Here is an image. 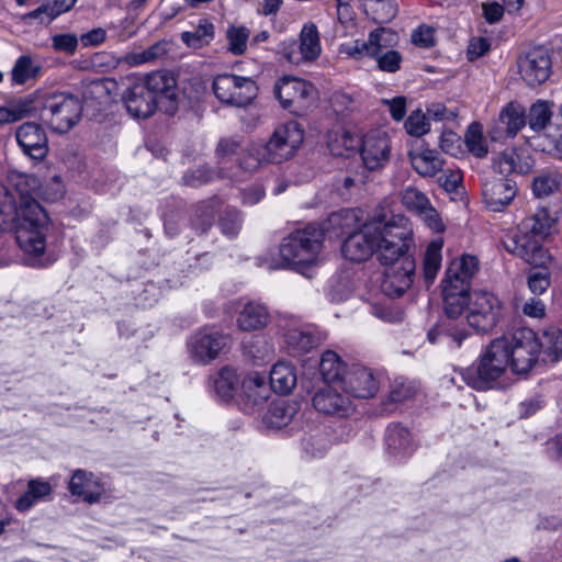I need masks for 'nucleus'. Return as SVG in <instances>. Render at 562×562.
Instances as JSON below:
<instances>
[{"label":"nucleus","mask_w":562,"mask_h":562,"mask_svg":"<svg viewBox=\"0 0 562 562\" xmlns=\"http://www.w3.org/2000/svg\"><path fill=\"white\" fill-rule=\"evenodd\" d=\"M464 143L470 153L475 157L482 158L487 155V145L483 136L482 126L479 123H472L465 135Z\"/></svg>","instance_id":"3c124183"},{"label":"nucleus","mask_w":562,"mask_h":562,"mask_svg":"<svg viewBox=\"0 0 562 562\" xmlns=\"http://www.w3.org/2000/svg\"><path fill=\"white\" fill-rule=\"evenodd\" d=\"M493 168L502 176L513 172L524 175L531 169V165L527 160L522 161L515 150H506L494 159Z\"/></svg>","instance_id":"58836bf2"},{"label":"nucleus","mask_w":562,"mask_h":562,"mask_svg":"<svg viewBox=\"0 0 562 562\" xmlns=\"http://www.w3.org/2000/svg\"><path fill=\"white\" fill-rule=\"evenodd\" d=\"M441 291L447 319L436 328L429 330L427 337L432 344L446 340L449 347L460 348L463 340L467 339L471 333L467 328L464 321H457V318L462 315L464 310L468 311L470 301L472 300V292H470V290L458 289V286H441Z\"/></svg>","instance_id":"39448f33"},{"label":"nucleus","mask_w":562,"mask_h":562,"mask_svg":"<svg viewBox=\"0 0 562 562\" xmlns=\"http://www.w3.org/2000/svg\"><path fill=\"white\" fill-rule=\"evenodd\" d=\"M376 61L382 71L395 72L401 67L402 55L396 50H387L380 56L376 55Z\"/></svg>","instance_id":"052dcab7"},{"label":"nucleus","mask_w":562,"mask_h":562,"mask_svg":"<svg viewBox=\"0 0 562 562\" xmlns=\"http://www.w3.org/2000/svg\"><path fill=\"white\" fill-rule=\"evenodd\" d=\"M284 341L289 349L295 353L308 352L322 340L319 333L311 324H304L296 319H288L283 326Z\"/></svg>","instance_id":"4be33fe9"},{"label":"nucleus","mask_w":562,"mask_h":562,"mask_svg":"<svg viewBox=\"0 0 562 562\" xmlns=\"http://www.w3.org/2000/svg\"><path fill=\"white\" fill-rule=\"evenodd\" d=\"M341 386L325 385L313 396L314 408L328 416L344 418L353 412L352 402L341 392Z\"/></svg>","instance_id":"6ab92c4d"},{"label":"nucleus","mask_w":562,"mask_h":562,"mask_svg":"<svg viewBox=\"0 0 562 562\" xmlns=\"http://www.w3.org/2000/svg\"><path fill=\"white\" fill-rule=\"evenodd\" d=\"M233 176L224 172L222 169L218 171L213 170L210 167L201 166L194 169L188 170L182 180L186 186L193 188L206 184L217 178H232Z\"/></svg>","instance_id":"a18cd8bd"},{"label":"nucleus","mask_w":562,"mask_h":562,"mask_svg":"<svg viewBox=\"0 0 562 562\" xmlns=\"http://www.w3.org/2000/svg\"><path fill=\"white\" fill-rule=\"evenodd\" d=\"M358 213L356 220L345 226L348 237L342 245L344 257L352 262H362L375 254L378 213Z\"/></svg>","instance_id":"0eeeda50"},{"label":"nucleus","mask_w":562,"mask_h":562,"mask_svg":"<svg viewBox=\"0 0 562 562\" xmlns=\"http://www.w3.org/2000/svg\"><path fill=\"white\" fill-rule=\"evenodd\" d=\"M228 341L229 337L227 335L204 328L191 336L188 348L191 358L195 362L206 364L218 357Z\"/></svg>","instance_id":"2eb2a0df"},{"label":"nucleus","mask_w":562,"mask_h":562,"mask_svg":"<svg viewBox=\"0 0 562 562\" xmlns=\"http://www.w3.org/2000/svg\"><path fill=\"white\" fill-rule=\"evenodd\" d=\"M385 445L387 452L397 460L411 456L414 451L409 430L400 424H392L387 427Z\"/></svg>","instance_id":"c85d7f7f"},{"label":"nucleus","mask_w":562,"mask_h":562,"mask_svg":"<svg viewBox=\"0 0 562 562\" xmlns=\"http://www.w3.org/2000/svg\"><path fill=\"white\" fill-rule=\"evenodd\" d=\"M212 89L224 104L232 106H246L250 104L258 93V87L250 77L235 74H221L214 77Z\"/></svg>","instance_id":"9d476101"},{"label":"nucleus","mask_w":562,"mask_h":562,"mask_svg":"<svg viewBox=\"0 0 562 562\" xmlns=\"http://www.w3.org/2000/svg\"><path fill=\"white\" fill-rule=\"evenodd\" d=\"M406 132L416 137H420L429 132L430 126L426 115L420 111H414L405 122Z\"/></svg>","instance_id":"5fc2aeb1"},{"label":"nucleus","mask_w":562,"mask_h":562,"mask_svg":"<svg viewBox=\"0 0 562 562\" xmlns=\"http://www.w3.org/2000/svg\"><path fill=\"white\" fill-rule=\"evenodd\" d=\"M319 372L326 385L341 386L342 379L346 374L345 363L335 351L327 350L322 355Z\"/></svg>","instance_id":"e433bc0d"},{"label":"nucleus","mask_w":562,"mask_h":562,"mask_svg":"<svg viewBox=\"0 0 562 562\" xmlns=\"http://www.w3.org/2000/svg\"><path fill=\"white\" fill-rule=\"evenodd\" d=\"M555 213H529L518 225V232L505 243V248L528 263L544 265L553 257L541 240L557 231Z\"/></svg>","instance_id":"20e7f679"},{"label":"nucleus","mask_w":562,"mask_h":562,"mask_svg":"<svg viewBox=\"0 0 562 562\" xmlns=\"http://www.w3.org/2000/svg\"><path fill=\"white\" fill-rule=\"evenodd\" d=\"M263 161L268 162L263 147L252 145L239 160V167L246 171H252L259 168Z\"/></svg>","instance_id":"6e6d98bb"},{"label":"nucleus","mask_w":562,"mask_h":562,"mask_svg":"<svg viewBox=\"0 0 562 562\" xmlns=\"http://www.w3.org/2000/svg\"><path fill=\"white\" fill-rule=\"evenodd\" d=\"M328 448V441L324 434L317 432L303 440L304 451L312 457H321Z\"/></svg>","instance_id":"4d7b16f0"},{"label":"nucleus","mask_w":562,"mask_h":562,"mask_svg":"<svg viewBox=\"0 0 562 562\" xmlns=\"http://www.w3.org/2000/svg\"><path fill=\"white\" fill-rule=\"evenodd\" d=\"M15 138L22 153L35 162H42L48 155L49 145L45 130L34 122L21 124Z\"/></svg>","instance_id":"f3484780"},{"label":"nucleus","mask_w":562,"mask_h":562,"mask_svg":"<svg viewBox=\"0 0 562 562\" xmlns=\"http://www.w3.org/2000/svg\"><path fill=\"white\" fill-rule=\"evenodd\" d=\"M241 147L240 140L235 137L222 138L216 147V156L220 164L225 162L226 158L237 155Z\"/></svg>","instance_id":"13d9d810"},{"label":"nucleus","mask_w":562,"mask_h":562,"mask_svg":"<svg viewBox=\"0 0 562 562\" xmlns=\"http://www.w3.org/2000/svg\"><path fill=\"white\" fill-rule=\"evenodd\" d=\"M122 100L127 112L135 119H147L159 108L157 100L137 77L128 79Z\"/></svg>","instance_id":"a211bd4d"},{"label":"nucleus","mask_w":562,"mask_h":562,"mask_svg":"<svg viewBox=\"0 0 562 562\" xmlns=\"http://www.w3.org/2000/svg\"><path fill=\"white\" fill-rule=\"evenodd\" d=\"M539 353L543 361L557 362L562 359V330L557 327L546 328L541 335H537Z\"/></svg>","instance_id":"c9c22d12"},{"label":"nucleus","mask_w":562,"mask_h":562,"mask_svg":"<svg viewBox=\"0 0 562 562\" xmlns=\"http://www.w3.org/2000/svg\"><path fill=\"white\" fill-rule=\"evenodd\" d=\"M299 413L296 402L277 400L272 402L263 416V424L268 428L281 429L288 426Z\"/></svg>","instance_id":"c756f323"},{"label":"nucleus","mask_w":562,"mask_h":562,"mask_svg":"<svg viewBox=\"0 0 562 562\" xmlns=\"http://www.w3.org/2000/svg\"><path fill=\"white\" fill-rule=\"evenodd\" d=\"M517 66L521 79L528 86L537 87L546 82L551 75V55L542 46L533 47L519 56Z\"/></svg>","instance_id":"4468645a"},{"label":"nucleus","mask_w":562,"mask_h":562,"mask_svg":"<svg viewBox=\"0 0 562 562\" xmlns=\"http://www.w3.org/2000/svg\"><path fill=\"white\" fill-rule=\"evenodd\" d=\"M53 47L57 52L74 54L78 47V37L75 34H56L52 37Z\"/></svg>","instance_id":"bf43d9fd"},{"label":"nucleus","mask_w":562,"mask_h":562,"mask_svg":"<svg viewBox=\"0 0 562 562\" xmlns=\"http://www.w3.org/2000/svg\"><path fill=\"white\" fill-rule=\"evenodd\" d=\"M241 222L239 213H223L220 217V227L224 235L235 237L241 227Z\"/></svg>","instance_id":"680f3d73"},{"label":"nucleus","mask_w":562,"mask_h":562,"mask_svg":"<svg viewBox=\"0 0 562 562\" xmlns=\"http://www.w3.org/2000/svg\"><path fill=\"white\" fill-rule=\"evenodd\" d=\"M503 338L506 339L512 371L516 374L528 373L540 357L537 334L530 328L521 327Z\"/></svg>","instance_id":"1a4fd4ad"},{"label":"nucleus","mask_w":562,"mask_h":562,"mask_svg":"<svg viewBox=\"0 0 562 562\" xmlns=\"http://www.w3.org/2000/svg\"><path fill=\"white\" fill-rule=\"evenodd\" d=\"M413 168L424 177H431L442 168V160L432 149H425L422 153L411 155Z\"/></svg>","instance_id":"79ce46f5"},{"label":"nucleus","mask_w":562,"mask_h":562,"mask_svg":"<svg viewBox=\"0 0 562 562\" xmlns=\"http://www.w3.org/2000/svg\"><path fill=\"white\" fill-rule=\"evenodd\" d=\"M38 71V67L33 66L32 58L27 55L20 56L12 70L11 80L14 85H23L29 79L35 77Z\"/></svg>","instance_id":"864d4df0"},{"label":"nucleus","mask_w":562,"mask_h":562,"mask_svg":"<svg viewBox=\"0 0 562 562\" xmlns=\"http://www.w3.org/2000/svg\"><path fill=\"white\" fill-rule=\"evenodd\" d=\"M19 201L15 195L0 182V211H44L31 192L16 188Z\"/></svg>","instance_id":"2f4dec72"},{"label":"nucleus","mask_w":562,"mask_h":562,"mask_svg":"<svg viewBox=\"0 0 562 562\" xmlns=\"http://www.w3.org/2000/svg\"><path fill=\"white\" fill-rule=\"evenodd\" d=\"M552 108L553 103L550 101H536L526 117L529 127L535 132L543 131L552 119Z\"/></svg>","instance_id":"c03bdc74"},{"label":"nucleus","mask_w":562,"mask_h":562,"mask_svg":"<svg viewBox=\"0 0 562 562\" xmlns=\"http://www.w3.org/2000/svg\"><path fill=\"white\" fill-rule=\"evenodd\" d=\"M304 139V131L296 121H288L276 127L263 147L268 162L281 164L292 158Z\"/></svg>","instance_id":"f8f14e48"},{"label":"nucleus","mask_w":562,"mask_h":562,"mask_svg":"<svg viewBox=\"0 0 562 562\" xmlns=\"http://www.w3.org/2000/svg\"><path fill=\"white\" fill-rule=\"evenodd\" d=\"M271 392L266 376L251 372L241 381L239 405L245 413L252 414L263 407Z\"/></svg>","instance_id":"412c9836"},{"label":"nucleus","mask_w":562,"mask_h":562,"mask_svg":"<svg viewBox=\"0 0 562 562\" xmlns=\"http://www.w3.org/2000/svg\"><path fill=\"white\" fill-rule=\"evenodd\" d=\"M510 368L506 339H493L482 351L477 362L460 373L462 380L472 389L484 391L502 378Z\"/></svg>","instance_id":"423d86ee"},{"label":"nucleus","mask_w":562,"mask_h":562,"mask_svg":"<svg viewBox=\"0 0 562 562\" xmlns=\"http://www.w3.org/2000/svg\"><path fill=\"white\" fill-rule=\"evenodd\" d=\"M137 79L147 87L148 91L157 100L159 108L167 114H173L177 110V81L167 71H154Z\"/></svg>","instance_id":"dca6fc26"},{"label":"nucleus","mask_w":562,"mask_h":562,"mask_svg":"<svg viewBox=\"0 0 562 562\" xmlns=\"http://www.w3.org/2000/svg\"><path fill=\"white\" fill-rule=\"evenodd\" d=\"M552 262L544 265L531 263L535 268L528 274V288L533 294L544 293L551 284V272L549 266Z\"/></svg>","instance_id":"de8ad7c7"},{"label":"nucleus","mask_w":562,"mask_h":562,"mask_svg":"<svg viewBox=\"0 0 562 562\" xmlns=\"http://www.w3.org/2000/svg\"><path fill=\"white\" fill-rule=\"evenodd\" d=\"M562 182V175L558 171H546L535 178L532 190L537 198H546L557 192Z\"/></svg>","instance_id":"49530a36"},{"label":"nucleus","mask_w":562,"mask_h":562,"mask_svg":"<svg viewBox=\"0 0 562 562\" xmlns=\"http://www.w3.org/2000/svg\"><path fill=\"white\" fill-rule=\"evenodd\" d=\"M55 231L49 213H0V232H13L19 248L27 256V265L44 267L46 238Z\"/></svg>","instance_id":"7ed1b4c3"},{"label":"nucleus","mask_w":562,"mask_h":562,"mask_svg":"<svg viewBox=\"0 0 562 562\" xmlns=\"http://www.w3.org/2000/svg\"><path fill=\"white\" fill-rule=\"evenodd\" d=\"M502 302L487 291L472 292V300L468 308L464 324L477 333H490L499 322Z\"/></svg>","instance_id":"9b49d317"},{"label":"nucleus","mask_w":562,"mask_h":562,"mask_svg":"<svg viewBox=\"0 0 562 562\" xmlns=\"http://www.w3.org/2000/svg\"><path fill=\"white\" fill-rule=\"evenodd\" d=\"M269 381L271 391L283 395L289 394L297 382L296 369L290 362L279 361L271 368Z\"/></svg>","instance_id":"473e14b6"},{"label":"nucleus","mask_w":562,"mask_h":562,"mask_svg":"<svg viewBox=\"0 0 562 562\" xmlns=\"http://www.w3.org/2000/svg\"><path fill=\"white\" fill-rule=\"evenodd\" d=\"M401 202L407 211H435L426 194L414 187L401 192Z\"/></svg>","instance_id":"09e8293b"},{"label":"nucleus","mask_w":562,"mask_h":562,"mask_svg":"<svg viewBox=\"0 0 562 562\" xmlns=\"http://www.w3.org/2000/svg\"><path fill=\"white\" fill-rule=\"evenodd\" d=\"M526 123L525 109L518 103L510 102L499 113L497 130L499 135L514 137Z\"/></svg>","instance_id":"72a5a7b5"},{"label":"nucleus","mask_w":562,"mask_h":562,"mask_svg":"<svg viewBox=\"0 0 562 562\" xmlns=\"http://www.w3.org/2000/svg\"><path fill=\"white\" fill-rule=\"evenodd\" d=\"M269 319L267 306L258 302H248L238 313L237 326L244 331L259 330L267 326Z\"/></svg>","instance_id":"7c9ffc66"},{"label":"nucleus","mask_w":562,"mask_h":562,"mask_svg":"<svg viewBox=\"0 0 562 562\" xmlns=\"http://www.w3.org/2000/svg\"><path fill=\"white\" fill-rule=\"evenodd\" d=\"M491 44L487 38L484 37H474L471 40L468 47V56L469 59L473 60L482 57L485 53L490 50Z\"/></svg>","instance_id":"774afa93"},{"label":"nucleus","mask_w":562,"mask_h":562,"mask_svg":"<svg viewBox=\"0 0 562 562\" xmlns=\"http://www.w3.org/2000/svg\"><path fill=\"white\" fill-rule=\"evenodd\" d=\"M415 394L414 387L403 381H395L392 385L390 397L393 402H402Z\"/></svg>","instance_id":"69168bd1"},{"label":"nucleus","mask_w":562,"mask_h":562,"mask_svg":"<svg viewBox=\"0 0 562 562\" xmlns=\"http://www.w3.org/2000/svg\"><path fill=\"white\" fill-rule=\"evenodd\" d=\"M479 269V260L475 256L463 255L452 260L441 281V286H450L470 290L471 280Z\"/></svg>","instance_id":"a878e982"},{"label":"nucleus","mask_w":562,"mask_h":562,"mask_svg":"<svg viewBox=\"0 0 562 562\" xmlns=\"http://www.w3.org/2000/svg\"><path fill=\"white\" fill-rule=\"evenodd\" d=\"M82 114V103L74 94L57 92L45 94L42 99L40 117L56 133L69 132Z\"/></svg>","instance_id":"6e6552de"},{"label":"nucleus","mask_w":562,"mask_h":562,"mask_svg":"<svg viewBox=\"0 0 562 562\" xmlns=\"http://www.w3.org/2000/svg\"><path fill=\"white\" fill-rule=\"evenodd\" d=\"M322 53L319 33L314 23L305 24L300 33L299 50H285L284 56L289 63L300 65L314 61Z\"/></svg>","instance_id":"393cba45"},{"label":"nucleus","mask_w":562,"mask_h":562,"mask_svg":"<svg viewBox=\"0 0 562 562\" xmlns=\"http://www.w3.org/2000/svg\"><path fill=\"white\" fill-rule=\"evenodd\" d=\"M394 40V32L381 27L372 31L367 42L355 41L351 44H345L341 46L340 52L355 59H359L363 56H376L382 47L391 45Z\"/></svg>","instance_id":"b1692460"},{"label":"nucleus","mask_w":562,"mask_h":562,"mask_svg":"<svg viewBox=\"0 0 562 562\" xmlns=\"http://www.w3.org/2000/svg\"><path fill=\"white\" fill-rule=\"evenodd\" d=\"M250 32L246 26L232 25L226 31L228 50L234 55H241L247 49Z\"/></svg>","instance_id":"603ef678"},{"label":"nucleus","mask_w":562,"mask_h":562,"mask_svg":"<svg viewBox=\"0 0 562 562\" xmlns=\"http://www.w3.org/2000/svg\"><path fill=\"white\" fill-rule=\"evenodd\" d=\"M274 92L284 109L299 113L310 106L315 89L304 79L283 77L276 83Z\"/></svg>","instance_id":"ddd939ff"},{"label":"nucleus","mask_w":562,"mask_h":562,"mask_svg":"<svg viewBox=\"0 0 562 562\" xmlns=\"http://www.w3.org/2000/svg\"><path fill=\"white\" fill-rule=\"evenodd\" d=\"M350 195L346 192H331V191H322L317 194V202L313 205L314 207H330L339 200H349Z\"/></svg>","instance_id":"0e129e2a"},{"label":"nucleus","mask_w":562,"mask_h":562,"mask_svg":"<svg viewBox=\"0 0 562 562\" xmlns=\"http://www.w3.org/2000/svg\"><path fill=\"white\" fill-rule=\"evenodd\" d=\"M412 41L420 47H430L434 45V30L429 26H419L412 34Z\"/></svg>","instance_id":"338daca9"},{"label":"nucleus","mask_w":562,"mask_h":562,"mask_svg":"<svg viewBox=\"0 0 562 562\" xmlns=\"http://www.w3.org/2000/svg\"><path fill=\"white\" fill-rule=\"evenodd\" d=\"M413 228L404 213H378V261L387 267L382 290L390 296H401L414 282L416 262Z\"/></svg>","instance_id":"f257e3e1"},{"label":"nucleus","mask_w":562,"mask_h":562,"mask_svg":"<svg viewBox=\"0 0 562 562\" xmlns=\"http://www.w3.org/2000/svg\"><path fill=\"white\" fill-rule=\"evenodd\" d=\"M443 246L442 238L432 240L425 252L424 257V278L428 284H431L437 277L441 267V249Z\"/></svg>","instance_id":"37998d69"},{"label":"nucleus","mask_w":562,"mask_h":562,"mask_svg":"<svg viewBox=\"0 0 562 562\" xmlns=\"http://www.w3.org/2000/svg\"><path fill=\"white\" fill-rule=\"evenodd\" d=\"M439 146L446 154L457 156L460 153L461 138L452 131H443L439 138Z\"/></svg>","instance_id":"e2e57ef3"},{"label":"nucleus","mask_w":562,"mask_h":562,"mask_svg":"<svg viewBox=\"0 0 562 562\" xmlns=\"http://www.w3.org/2000/svg\"><path fill=\"white\" fill-rule=\"evenodd\" d=\"M360 146L361 158L367 169L378 170L389 162L391 142L385 132L376 130L366 134Z\"/></svg>","instance_id":"aec40b11"},{"label":"nucleus","mask_w":562,"mask_h":562,"mask_svg":"<svg viewBox=\"0 0 562 562\" xmlns=\"http://www.w3.org/2000/svg\"><path fill=\"white\" fill-rule=\"evenodd\" d=\"M341 389L355 397L370 398L376 394L379 382L371 370L361 366H353L346 372Z\"/></svg>","instance_id":"5701e85b"},{"label":"nucleus","mask_w":562,"mask_h":562,"mask_svg":"<svg viewBox=\"0 0 562 562\" xmlns=\"http://www.w3.org/2000/svg\"><path fill=\"white\" fill-rule=\"evenodd\" d=\"M214 37V25L207 20H201L193 32H183L182 41L193 47L209 44Z\"/></svg>","instance_id":"8fccbe9b"},{"label":"nucleus","mask_w":562,"mask_h":562,"mask_svg":"<svg viewBox=\"0 0 562 562\" xmlns=\"http://www.w3.org/2000/svg\"><path fill=\"white\" fill-rule=\"evenodd\" d=\"M170 49L171 43L169 41L161 40L142 52H133L126 54L124 61L130 66H139L143 64L154 63L167 55Z\"/></svg>","instance_id":"4c0bfd02"},{"label":"nucleus","mask_w":562,"mask_h":562,"mask_svg":"<svg viewBox=\"0 0 562 562\" xmlns=\"http://www.w3.org/2000/svg\"><path fill=\"white\" fill-rule=\"evenodd\" d=\"M361 140L362 137L344 127H337L327 134V146L335 156L355 153L360 147Z\"/></svg>","instance_id":"f704fd0d"},{"label":"nucleus","mask_w":562,"mask_h":562,"mask_svg":"<svg viewBox=\"0 0 562 562\" xmlns=\"http://www.w3.org/2000/svg\"><path fill=\"white\" fill-rule=\"evenodd\" d=\"M69 492L85 502L93 504L100 501L104 490L97 477L85 470H76L68 484Z\"/></svg>","instance_id":"cd10ccee"},{"label":"nucleus","mask_w":562,"mask_h":562,"mask_svg":"<svg viewBox=\"0 0 562 562\" xmlns=\"http://www.w3.org/2000/svg\"><path fill=\"white\" fill-rule=\"evenodd\" d=\"M238 384L237 371L231 367L222 368L213 381L214 392L222 401L232 400Z\"/></svg>","instance_id":"ea45409f"},{"label":"nucleus","mask_w":562,"mask_h":562,"mask_svg":"<svg viewBox=\"0 0 562 562\" xmlns=\"http://www.w3.org/2000/svg\"><path fill=\"white\" fill-rule=\"evenodd\" d=\"M516 192L515 182L506 178L486 180L482 188L483 200L492 211L507 207L515 199Z\"/></svg>","instance_id":"bb28decb"},{"label":"nucleus","mask_w":562,"mask_h":562,"mask_svg":"<svg viewBox=\"0 0 562 562\" xmlns=\"http://www.w3.org/2000/svg\"><path fill=\"white\" fill-rule=\"evenodd\" d=\"M356 213H329L321 222L299 226L284 236L279 245V258L265 259L259 266L268 270L303 271L317 265L326 239L339 238L345 226L356 220Z\"/></svg>","instance_id":"f03ea898"},{"label":"nucleus","mask_w":562,"mask_h":562,"mask_svg":"<svg viewBox=\"0 0 562 562\" xmlns=\"http://www.w3.org/2000/svg\"><path fill=\"white\" fill-rule=\"evenodd\" d=\"M77 0H45L37 9L31 11L30 19H38L41 22L49 23L60 14L69 11Z\"/></svg>","instance_id":"a19ab883"}]
</instances>
